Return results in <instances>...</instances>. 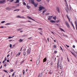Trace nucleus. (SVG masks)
<instances>
[{"mask_svg":"<svg viewBox=\"0 0 77 77\" xmlns=\"http://www.w3.org/2000/svg\"><path fill=\"white\" fill-rule=\"evenodd\" d=\"M2 68V66H1V67H0V69H1V68Z\"/></svg>","mask_w":77,"mask_h":77,"instance_id":"nucleus-60","label":"nucleus"},{"mask_svg":"<svg viewBox=\"0 0 77 77\" xmlns=\"http://www.w3.org/2000/svg\"><path fill=\"white\" fill-rule=\"evenodd\" d=\"M53 18L54 20H56V17H53Z\"/></svg>","mask_w":77,"mask_h":77,"instance_id":"nucleus-25","label":"nucleus"},{"mask_svg":"<svg viewBox=\"0 0 77 77\" xmlns=\"http://www.w3.org/2000/svg\"><path fill=\"white\" fill-rule=\"evenodd\" d=\"M7 65L6 64H5L4 65V66H5V67H6V66Z\"/></svg>","mask_w":77,"mask_h":77,"instance_id":"nucleus-48","label":"nucleus"},{"mask_svg":"<svg viewBox=\"0 0 77 77\" xmlns=\"http://www.w3.org/2000/svg\"><path fill=\"white\" fill-rule=\"evenodd\" d=\"M48 42H49V38H48Z\"/></svg>","mask_w":77,"mask_h":77,"instance_id":"nucleus-57","label":"nucleus"},{"mask_svg":"<svg viewBox=\"0 0 77 77\" xmlns=\"http://www.w3.org/2000/svg\"><path fill=\"white\" fill-rule=\"evenodd\" d=\"M22 30V29L21 28H19L17 29V31H20V30Z\"/></svg>","mask_w":77,"mask_h":77,"instance_id":"nucleus-20","label":"nucleus"},{"mask_svg":"<svg viewBox=\"0 0 77 77\" xmlns=\"http://www.w3.org/2000/svg\"><path fill=\"white\" fill-rule=\"evenodd\" d=\"M54 53H57V51H54Z\"/></svg>","mask_w":77,"mask_h":77,"instance_id":"nucleus-58","label":"nucleus"},{"mask_svg":"<svg viewBox=\"0 0 77 77\" xmlns=\"http://www.w3.org/2000/svg\"><path fill=\"white\" fill-rule=\"evenodd\" d=\"M17 10V11H20V9H18Z\"/></svg>","mask_w":77,"mask_h":77,"instance_id":"nucleus-64","label":"nucleus"},{"mask_svg":"<svg viewBox=\"0 0 77 77\" xmlns=\"http://www.w3.org/2000/svg\"><path fill=\"white\" fill-rule=\"evenodd\" d=\"M66 10L67 12V13H68V10L66 9Z\"/></svg>","mask_w":77,"mask_h":77,"instance_id":"nucleus-56","label":"nucleus"},{"mask_svg":"<svg viewBox=\"0 0 77 77\" xmlns=\"http://www.w3.org/2000/svg\"><path fill=\"white\" fill-rule=\"evenodd\" d=\"M60 48L61 49L62 51H63V49H62V47L61 46H60Z\"/></svg>","mask_w":77,"mask_h":77,"instance_id":"nucleus-44","label":"nucleus"},{"mask_svg":"<svg viewBox=\"0 0 77 77\" xmlns=\"http://www.w3.org/2000/svg\"><path fill=\"white\" fill-rule=\"evenodd\" d=\"M64 1H65V2H66V3L67 4V2H66V0H64Z\"/></svg>","mask_w":77,"mask_h":77,"instance_id":"nucleus-53","label":"nucleus"},{"mask_svg":"<svg viewBox=\"0 0 77 77\" xmlns=\"http://www.w3.org/2000/svg\"><path fill=\"white\" fill-rule=\"evenodd\" d=\"M9 46H10V48H11V47H12V45L10 44Z\"/></svg>","mask_w":77,"mask_h":77,"instance_id":"nucleus-42","label":"nucleus"},{"mask_svg":"<svg viewBox=\"0 0 77 77\" xmlns=\"http://www.w3.org/2000/svg\"><path fill=\"white\" fill-rule=\"evenodd\" d=\"M50 15V13H47L45 14L46 15Z\"/></svg>","mask_w":77,"mask_h":77,"instance_id":"nucleus-43","label":"nucleus"},{"mask_svg":"<svg viewBox=\"0 0 77 77\" xmlns=\"http://www.w3.org/2000/svg\"><path fill=\"white\" fill-rule=\"evenodd\" d=\"M42 30V29L41 28H38V30Z\"/></svg>","mask_w":77,"mask_h":77,"instance_id":"nucleus-54","label":"nucleus"},{"mask_svg":"<svg viewBox=\"0 0 77 77\" xmlns=\"http://www.w3.org/2000/svg\"><path fill=\"white\" fill-rule=\"evenodd\" d=\"M47 0V2H49L50 0Z\"/></svg>","mask_w":77,"mask_h":77,"instance_id":"nucleus-61","label":"nucleus"},{"mask_svg":"<svg viewBox=\"0 0 77 77\" xmlns=\"http://www.w3.org/2000/svg\"><path fill=\"white\" fill-rule=\"evenodd\" d=\"M66 45V47H67L68 48H69V46H68L67 45Z\"/></svg>","mask_w":77,"mask_h":77,"instance_id":"nucleus-41","label":"nucleus"},{"mask_svg":"<svg viewBox=\"0 0 77 77\" xmlns=\"http://www.w3.org/2000/svg\"><path fill=\"white\" fill-rule=\"evenodd\" d=\"M23 5H26V3L24 2H23Z\"/></svg>","mask_w":77,"mask_h":77,"instance_id":"nucleus-31","label":"nucleus"},{"mask_svg":"<svg viewBox=\"0 0 77 77\" xmlns=\"http://www.w3.org/2000/svg\"><path fill=\"white\" fill-rule=\"evenodd\" d=\"M50 73L49 74H53V71H51V70H50Z\"/></svg>","mask_w":77,"mask_h":77,"instance_id":"nucleus-17","label":"nucleus"},{"mask_svg":"<svg viewBox=\"0 0 77 77\" xmlns=\"http://www.w3.org/2000/svg\"><path fill=\"white\" fill-rule=\"evenodd\" d=\"M65 24H66L68 28H69L70 27V26H69V23H68L67 22H66Z\"/></svg>","mask_w":77,"mask_h":77,"instance_id":"nucleus-4","label":"nucleus"},{"mask_svg":"<svg viewBox=\"0 0 77 77\" xmlns=\"http://www.w3.org/2000/svg\"><path fill=\"white\" fill-rule=\"evenodd\" d=\"M27 18H28L29 19H30V20H32V21H36L34 19H33L32 17H29V16H27Z\"/></svg>","mask_w":77,"mask_h":77,"instance_id":"nucleus-6","label":"nucleus"},{"mask_svg":"<svg viewBox=\"0 0 77 77\" xmlns=\"http://www.w3.org/2000/svg\"><path fill=\"white\" fill-rule=\"evenodd\" d=\"M75 26L76 29V30H77V22L76 21H75Z\"/></svg>","mask_w":77,"mask_h":77,"instance_id":"nucleus-9","label":"nucleus"},{"mask_svg":"<svg viewBox=\"0 0 77 77\" xmlns=\"http://www.w3.org/2000/svg\"><path fill=\"white\" fill-rule=\"evenodd\" d=\"M73 27L74 29L75 30V27H74V26H73Z\"/></svg>","mask_w":77,"mask_h":77,"instance_id":"nucleus-59","label":"nucleus"},{"mask_svg":"<svg viewBox=\"0 0 77 77\" xmlns=\"http://www.w3.org/2000/svg\"><path fill=\"white\" fill-rule=\"evenodd\" d=\"M6 3V0H3L0 1V5H2V4H3L5 3Z\"/></svg>","mask_w":77,"mask_h":77,"instance_id":"nucleus-1","label":"nucleus"},{"mask_svg":"<svg viewBox=\"0 0 77 77\" xmlns=\"http://www.w3.org/2000/svg\"><path fill=\"white\" fill-rule=\"evenodd\" d=\"M47 61V57L43 59V62H46Z\"/></svg>","mask_w":77,"mask_h":77,"instance_id":"nucleus-11","label":"nucleus"},{"mask_svg":"<svg viewBox=\"0 0 77 77\" xmlns=\"http://www.w3.org/2000/svg\"><path fill=\"white\" fill-rule=\"evenodd\" d=\"M37 1L39 2H41V0H37Z\"/></svg>","mask_w":77,"mask_h":77,"instance_id":"nucleus-46","label":"nucleus"},{"mask_svg":"<svg viewBox=\"0 0 77 77\" xmlns=\"http://www.w3.org/2000/svg\"><path fill=\"white\" fill-rule=\"evenodd\" d=\"M54 48H57V47H56V45H54Z\"/></svg>","mask_w":77,"mask_h":77,"instance_id":"nucleus-24","label":"nucleus"},{"mask_svg":"<svg viewBox=\"0 0 77 77\" xmlns=\"http://www.w3.org/2000/svg\"><path fill=\"white\" fill-rule=\"evenodd\" d=\"M75 45H73V48H75Z\"/></svg>","mask_w":77,"mask_h":77,"instance_id":"nucleus-51","label":"nucleus"},{"mask_svg":"<svg viewBox=\"0 0 77 77\" xmlns=\"http://www.w3.org/2000/svg\"><path fill=\"white\" fill-rule=\"evenodd\" d=\"M5 22V21H2L1 22V23H2V24H3V23H4Z\"/></svg>","mask_w":77,"mask_h":77,"instance_id":"nucleus-38","label":"nucleus"},{"mask_svg":"<svg viewBox=\"0 0 77 77\" xmlns=\"http://www.w3.org/2000/svg\"><path fill=\"white\" fill-rule=\"evenodd\" d=\"M70 23H71V25L72 26V27L73 26H74L73 23H72V22H70Z\"/></svg>","mask_w":77,"mask_h":77,"instance_id":"nucleus-29","label":"nucleus"},{"mask_svg":"<svg viewBox=\"0 0 77 77\" xmlns=\"http://www.w3.org/2000/svg\"><path fill=\"white\" fill-rule=\"evenodd\" d=\"M6 9H7V10H9L10 9H12L11 8H6Z\"/></svg>","mask_w":77,"mask_h":77,"instance_id":"nucleus-21","label":"nucleus"},{"mask_svg":"<svg viewBox=\"0 0 77 77\" xmlns=\"http://www.w3.org/2000/svg\"><path fill=\"white\" fill-rule=\"evenodd\" d=\"M11 23H8L5 24L6 26H8V25H11Z\"/></svg>","mask_w":77,"mask_h":77,"instance_id":"nucleus-14","label":"nucleus"},{"mask_svg":"<svg viewBox=\"0 0 77 77\" xmlns=\"http://www.w3.org/2000/svg\"><path fill=\"white\" fill-rule=\"evenodd\" d=\"M57 69H59V64L58 63H57Z\"/></svg>","mask_w":77,"mask_h":77,"instance_id":"nucleus-45","label":"nucleus"},{"mask_svg":"<svg viewBox=\"0 0 77 77\" xmlns=\"http://www.w3.org/2000/svg\"><path fill=\"white\" fill-rule=\"evenodd\" d=\"M73 55L74 56V57H76V56H75V55L74 54Z\"/></svg>","mask_w":77,"mask_h":77,"instance_id":"nucleus-52","label":"nucleus"},{"mask_svg":"<svg viewBox=\"0 0 77 77\" xmlns=\"http://www.w3.org/2000/svg\"><path fill=\"white\" fill-rule=\"evenodd\" d=\"M56 10H57V11H58V13L59 14L60 13V8H59V7H57Z\"/></svg>","mask_w":77,"mask_h":77,"instance_id":"nucleus-5","label":"nucleus"},{"mask_svg":"<svg viewBox=\"0 0 77 77\" xmlns=\"http://www.w3.org/2000/svg\"><path fill=\"white\" fill-rule=\"evenodd\" d=\"M13 71H14V69H11L10 70V72H12Z\"/></svg>","mask_w":77,"mask_h":77,"instance_id":"nucleus-33","label":"nucleus"},{"mask_svg":"<svg viewBox=\"0 0 77 77\" xmlns=\"http://www.w3.org/2000/svg\"><path fill=\"white\" fill-rule=\"evenodd\" d=\"M12 40L11 39V40H8L9 42H11V41H12Z\"/></svg>","mask_w":77,"mask_h":77,"instance_id":"nucleus-40","label":"nucleus"},{"mask_svg":"<svg viewBox=\"0 0 77 77\" xmlns=\"http://www.w3.org/2000/svg\"><path fill=\"white\" fill-rule=\"evenodd\" d=\"M60 69H62V66L60 64Z\"/></svg>","mask_w":77,"mask_h":77,"instance_id":"nucleus-15","label":"nucleus"},{"mask_svg":"<svg viewBox=\"0 0 77 77\" xmlns=\"http://www.w3.org/2000/svg\"><path fill=\"white\" fill-rule=\"evenodd\" d=\"M20 0H16V2H15V3H20Z\"/></svg>","mask_w":77,"mask_h":77,"instance_id":"nucleus-13","label":"nucleus"},{"mask_svg":"<svg viewBox=\"0 0 77 77\" xmlns=\"http://www.w3.org/2000/svg\"><path fill=\"white\" fill-rule=\"evenodd\" d=\"M53 17V16H48V20H51L52 19V18Z\"/></svg>","mask_w":77,"mask_h":77,"instance_id":"nucleus-3","label":"nucleus"},{"mask_svg":"<svg viewBox=\"0 0 77 77\" xmlns=\"http://www.w3.org/2000/svg\"><path fill=\"white\" fill-rule=\"evenodd\" d=\"M42 9H45V8L43 7H39V9H38L39 11H42Z\"/></svg>","mask_w":77,"mask_h":77,"instance_id":"nucleus-2","label":"nucleus"},{"mask_svg":"<svg viewBox=\"0 0 77 77\" xmlns=\"http://www.w3.org/2000/svg\"><path fill=\"white\" fill-rule=\"evenodd\" d=\"M14 36H13V37H8V38L11 39V38H14Z\"/></svg>","mask_w":77,"mask_h":77,"instance_id":"nucleus-30","label":"nucleus"},{"mask_svg":"<svg viewBox=\"0 0 77 77\" xmlns=\"http://www.w3.org/2000/svg\"><path fill=\"white\" fill-rule=\"evenodd\" d=\"M4 60H5V61H6V57H5Z\"/></svg>","mask_w":77,"mask_h":77,"instance_id":"nucleus-49","label":"nucleus"},{"mask_svg":"<svg viewBox=\"0 0 77 77\" xmlns=\"http://www.w3.org/2000/svg\"><path fill=\"white\" fill-rule=\"evenodd\" d=\"M20 18H24V19L25 18H24V17H21Z\"/></svg>","mask_w":77,"mask_h":77,"instance_id":"nucleus-47","label":"nucleus"},{"mask_svg":"<svg viewBox=\"0 0 77 77\" xmlns=\"http://www.w3.org/2000/svg\"><path fill=\"white\" fill-rule=\"evenodd\" d=\"M21 54V52H19L18 54H16V57H17V56H19L20 55V54Z\"/></svg>","mask_w":77,"mask_h":77,"instance_id":"nucleus-12","label":"nucleus"},{"mask_svg":"<svg viewBox=\"0 0 77 77\" xmlns=\"http://www.w3.org/2000/svg\"><path fill=\"white\" fill-rule=\"evenodd\" d=\"M33 5H34V6H35V7H37V5H38V3H34L33 4Z\"/></svg>","mask_w":77,"mask_h":77,"instance_id":"nucleus-10","label":"nucleus"},{"mask_svg":"<svg viewBox=\"0 0 77 77\" xmlns=\"http://www.w3.org/2000/svg\"><path fill=\"white\" fill-rule=\"evenodd\" d=\"M27 8L28 9H29L30 8V7L29 6L27 5L26 6Z\"/></svg>","mask_w":77,"mask_h":77,"instance_id":"nucleus-19","label":"nucleus"},{"mask_svg":"<svg viewBox=\"0 0 77 77\" xmlns=\"http://www.w3.org/2000/svg\"><path fill=\"white\" fill-rule=\"evenodd\" d=\"M16 17L17 18H21V16L19 15H18Z\"/></svg>","mask_w":77,"mask_h":77,"instance_id":"nucleus-26","label":"nucleus"},{"mask_svg":"<svg viewBox=\"0 0 77 77\" xmlns=\"http://www.w3.org/2000/svg\"><path fill=\"white\" fill-rule=\"evenodd\" d=\"M17 11V9H16V10H14V11Z\"/></svg>","mask_w":77,"mask_h":77,"instance_id":"nucleus-63","label":"nucleus"},{"mask_svg":"<svg viewBox=\"0 0 77 77\" xmlns=\"http://www.w3.org/2000/svg\"><path fill=\"white\" fill-rule=\"evenodd\" d=\"M20 33H22V32H23V31H20Z\"/></svg>","mask_w":77,"mask_h":77,"instance_id":"nucleus-62","label":"nucleus"},{"mask_svg":"<svg viewBox=\"0 0 77 77\" xmlns=\"http://www.w3.org/2000/svg\"><path fill=\"white\" fill-rule=\"evenodd\" d=\"M14 0H10V2H14Z\"/></svg>","mask_w":77,"mask_h":77,"instance_id":"nucleus-39","label":"nucleus"},{"mask_svg":"<svg viewBox=\"0 0 77 77\" xmlns=\"http://www.w3.org/2000/svg\"><path fill=\"white\" fill-rule=\"evenodd\" d=\"M25 74V71L23 70V75H24Z\"/></svg>","mask_w":77,"mask_h":77,"instance_id":"nucleus-28","label":"nucleus"},{"mask_svg":"<svg viewBox=\"0 0 77 77\" xmlns=\"http://www.w3.org/2000/svg\"><path fill=\"white\" fill-rule=\"evenodd\" d=\"M30 50H29V49H28L27 50V54H30Z\"/></svg>","mask_w":77,"mask_h":77,"instance_id":"nucleus-7","label":"nucleus"},{"mask_svg":"<svg viewBox=\"0 0 77 77\" xmlns=\"http://www.w3.org/2000/svg\"><path fill=\"white\" fill-rule=\"evenodd\" d=\"M19 41H20V42H22V41H23V40L21 39H20L19 40Z\"/></svg>","mask_w":77,"mask_h":77,"instance_id":"nucleus-27","label":"nucleus"},{"mask_svg":"<svg viewBox=\"0 0 77 77\" xmlns=\"http://www.w3.org/2000/svg\"><path fill=\"white\" fill-rule=\"evenodd\" d=\"M14 75H15V72H14V73H13V74L12 75V76L13 77H14Z\"/></svg>","mask_w":77,"mask_h":77,"instance_id":"nucleus-36","label":"nucleus"},{"mask_svg":"<svg viewBox=\"0 0 77 77\" xmlns=\"http://www.w3.org/2000/svg\"><path fill=\"white\" fill-rule=\"evenodd\" d=\"M60 30H61V31H63V32H65V31H64V30H63L62 28H60Z\"/></svg>","mask_w":77,"mask_h":77,"instance_id":"nucleus-22","label":"nucleus"},{"mask_svg":"<svg viewBox=\"0 0 77 77\" xmlns=\"http://www.w3.org/2000/svg\"><path fill=\"white\" fill-rule=\"evenodd\" d=\"M31 1L32 4H34L35 2H34V0H31Z\"/></svg>","mask_w":77,"mask_h":77,"instance_id":"nucleus-16","label":"nucleus"},{"mask_svg":"<svg viewBox=\"0 0 77 77\" xmlns=\"http://www.w3.org/2000/svg\"><path fill=\"white\" fill-rule=\"evenodd\" d=\"M39 61H37V62H36V64L37 65H38V64H39Z\"/></svg>","mask_w":77,"mask_h":77,"instance_id":"nucleus-23","label":"nucleus"},{"mask_svg":"<svg viewBox=\"0 0 77 77\" xmlns=\"http://www.w3.org/2000/svg\"><path fill=\"white\" fill-rule=\"evenodd\" d=\"M66 16L67 17V18H68V19H69V17H68V15H66Z\"/></svg>","mask_w":77,"mask_h":77,"instance_id":"nucleus-35","label":"nucleus"},{"mask_svg":"<svg viewBox=\"0 0 77 77\" xmlns=\"http://www.w3.org/2000/svg\"><path fill=\"white\" fill-rule=\"evenodd\" d=\"M39 33L41 35H42V33L39 32Z\"/></svg>","mask_w":77,"mask_h":77,"instance_id":"nucleus-50","label":"nucleus"},{"mask_svg":"<svg viewBox=\"0 0 77 77\" xmlns=\"http://www.w3.org/2000/svg\"><path fill=\"white\" fill-rule=\"evenodd\" d=\"M46 11H45V10H44V11H43V14H44V13Z\"/></svg>","mask_w":77,"mask_h":77,"instance_id":"nucleus-37","label":"nucleus"},{"mask_svg":"<svg viewBox=\"0 0 77 77\" xmlns=\"http://www.w3.org/2000/svg\"><path fill=\"white\" fill-rule=\"evenodd\" d=\"M42 72H41L40 74L38 75V77H42Z\"/></svg>","mask_w":77,"mask_h":77,"instance_id":"nucleus-8","label":"nucleus"},{"mask_svg":"<svg viewBox=\"0 0 77 77\" xmlns=\"http://www.w3.org/2000/svg\"><path fill=\"white\" fill-rule=\"evenodd\" d=\"M9 56H10V55L8 54L7 55V57H9Z\"/></svg>","mask_w":77,"mask_h":77,"instance_id":"nucleus-55","label":"nucleus"},{"mask_svg":"<svg viewBox=\"0 0 77 77\" xmlns=\"http://www.w3.org/2000/svg\"><path fill=\"white\" fill-rule=\"evenodd\" d=\"M4 71V72H7V73H8V71H7L6 70H3Z\"/></svg>","mask_w":77,"mask_h":77,"instance_id":"nucleus-32","label":"nucleus"},{"mask_svg":"<svg viewBox=\"0 0 77 77\" xmlns=\"http://www.w3.org/2000/svg\"><path fill=\"white\" fill-rule=\"evenodd\" d=\"M50 22H51V23H56L55 21H54L53 20H50Z\"/></svg>","mask_w":77,"mask_h":77,"instance_id":"nucleus-18","label":"nucleus"},{"mask_svg":"<svg viewBox=\"0 0 77 77\" xmlns=\"http://www.w3.org/2000/svg\"><path fill=\"white\" fill-rule=\"evenodd\" d=\"M26 52H23V55H24V56H26Z\"/></svg>","mask_w":77,"mask_h":77,"instance_id":"nucleus-34","label":"nucleus"}]
</instances>
